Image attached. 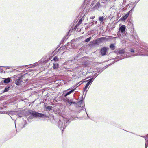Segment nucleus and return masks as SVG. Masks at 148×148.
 Masks as SVG:
<instances>
[{
    "label": "nucleus",
    "instance_id": "obj_1",
    "mask_svg": "<svg viewBox=\"0 0 148 148\" xmlns=\"http://www.w3.org/2000/svg\"><path fill=\"white\" fill-rule=\"evenodd\" d=\"M68 120L66 119L63 118L62 120H60L58 123V127L61 129H64L66 127V126L69 124Z\"/></svg>",
    "mask_w": 148,
    "mask_h": 148
},
{
    "label": "nucleus",
    "instance_id": "obj_2",
    "mask_svg": "<svg viewBox=\"0 0 148 148\" xmlns=\"http://www.w3.org/2000/svg\"><path fill=\"white\" fill-rule=\"evenodd\" d=\"M28 112L30 114L32 115L34 117L42 118L48 117L47 116H46L43 114L39 113L32 110H29Z\"/></svg>",
    "mask_w": 148,
    "mask_h": 148
},
{
    "label": "nucleus",
    "instance_id": "obj_3",
    "mask_svg": "<svg viewBox=\"0 0 148 148\" xmlns=\"http://www.w3.org/2000/svg\"><path fill=\"white\" fill-rule=\"evenodd\" d=\"M107 40V38L105 37H101L97 39L94 40L93 41L90 42L91 44L92 45H95L96 44H98L103 42L104 41Z\"/></svg>",
    "mask_w": 148,
    "mask_h": 148
},
{
    "label": "nucleus",
    "instance_id": "obj_4",
    "mask_svg": "<svg viewBox=\"0 0 148 148\" xmlns=\"http://www.w3.org/2000/svg\"><path fill=\"white\" fill-rule=\"evenodd\" d=\"M108 49L106 47H104L101 49L100 52L101 54L102 55H105L106 54V52L108 51Z\"/></svg>",
    "mask_w": 148,
    "mask_h": 148
},
{
    "label": "nucleus",
    "instance_id": "obj_5",
    "mask_svg": "<svg viewBox=\"0 0 148 148\" xmlns=\"http://www.w3.org/2000/svg\"><path fill=\"white\" fill-rule=\"evenodd\" d=\"M16 84L18 85L22 84L23 83V82L22 80L21 77H18V79L16 81Z\"/></svg>",
    "mask_w": 148,
    "mask_h": 148
},
{
    "label": "nucleus",
    "instance_id": "obj_6",
    "mask_svg": "<svg viewBox=\"0 0 148 148\" xmlns=\"http://www.w3.org/2000/svg\"><path fill=\"white\" fill-rule=\"evenodd\" d=\"M125 26L124 25H122L119 28V30L121 33H123L125 30Z\"/></svg>",
    "mask_w": 148,
    "mask_h": 148
},
{
    "label": "nucleus",
    "instance_id": "obj_7",
    "mask_svg": "<svg viewBox=\"0 0 148 148\" xmlns=\"http://www.w3.org/2000/svg\"><path fill=\"white\" fill-rule=\"evenodd\" d=\"M118 53L119 54H121L125 53V49H119L118 51Z\"/></svg>",
    "mask_w": 148,
    "mask_h": 148
},
{
    "label": "nucleus",
    "instance_id": "obj_8",
    "mask_svg": "<svg viewBox=\"0 0 148 148\" xmlns=\"http://www.w3.org/2000/svg\"><path fill=\"white\" fill-rule=\"evenodd\" d=\"M59 64L56 62L54 63L53 64V69L54 70L57 69L59 67Z\"/></svg>",
    "mask_w": 148,
    "mask_h": 148
},
{
    "label": "nucleus",
    "instance_id": "obj_9",
    "mask_svg": "<svg viewBox=\"0 0 148 148\" xmlns=\"http://www.w3.org/2000/svg\"><path fill=\"white\" fill-rule=\"evenodd\" d=\"M130 14V12L127 13L122 18V19L123 20H126Z\"/></svg>",
    "mask_w": 148,
    "mask_h": 148
},
{
    "label": "nucleus",
    "instance_id": "obj_10",
    "mask_svg": "<svg viewBox=\"0 0 148 148\" xmlns=\"http://www.w3.org/2000/svg\"><path fill=\"white\" fill-rule=\"evenodd\" d=\"M130 56H129V55H127L125 57H124L123 56H120V57L118 56L116 58V59H118V58H120V59H119V60H120L122 59H123L124 58L129 57Z\"/></svg>",
    "mask_w": 148,
    "mask_h": 148
},
{
    "label": "nucleus",
    "instance_id": "obj_11",
    "mask_svg": "<svg viewBox=\"0 0 148 148\" xmlns=\"http://www.w3.org/2000/svg\"><path fill=\"white\" fill-rule=\"evenodd\" d=\"M75 90V89H73L71 90V91H70L69 92H68L67 93H66V94H65V95L64 96V97H66L68 95H69L71 93H72Z\"/></svg>",
    "mask_w": 148,
    "mask_h": 148
},
{
    "label": "nucleus",
    "instance_id": "obj_12",
    "mask_svg": "<svg viewBox=\"0 0 148 148\" xmlns=\"http://www.w3.org/2000/svg\"><path fill=\"white\" fill-rule=\"evenodd\" d=\"M100 5V3L99 2H97L95 5L94 6L93 8H94L95 9H98V8H99Z\"/></svg>",
    "mask_w": 148,
    "mask_h": 148
},
{
    "label": "nucleus",
    "instance_id": "obj_13",
    "mask_svg": "<svg viewBox=\"0 0 148 148\" xmlns=\"http://www.w3.org/2000/svg\"><path fill=\"white\" fill-rule=\"evenodd\" d=\"M10 79L9 78L5 79L4 82L5 83H8L10 81Z\"/></svg>",
    "mask_w": 148,
    "mask_h": 148
},
{
    "label": "nucleus",
    "instance_id": "obj_14",
    "mask_svg": "<svg viewBox=\"0 0 148 148\" xmlns=\"http://www.w3.org/2000/svg\"><path fill=\"white\" fill-rule=\"evenodd\" d=\"M17 114L18 115V116L20 117H22L23 115L22 112L21 111L18 112H17Z\"/></svg>",
    "mask_w": 148,
    "mask_h": 148
},
{
    "label": "nucleus",
    "instance_id": "obj_15",
    "mask_svg": "<svg viewBox=\"0 0 148 148\" xmlns=\"http://www.w3.org/2000/svg\"><path fill=\"white\" fill-rule=\"evenodd\" d=\"M93 80L94 79L93 78H92L89 80H87L86 81H88V82L87 83H88L89 84H90L92 82Z\"/></svg>",
    "mask_w": 148,
    "mask_h": 148
},
{
    "label": "nucleus",
    "instance_id": "obj_16",
    "mask_svg": "<svg viewBox=\"0 0 148 148\" xmlns=\"http://www.w3.org/2000/svg\"><path fill=\"white\" fill-rule=\"evenodd\" d=\"M89 84L88 83H87L86 84L85 86L83 89V90L84 91H84H85L87 89V87H88V86H89Z\"/></svg>",
    "mask_w": 148,
    "mask_h": 148
},
{
    "label": "nucleus",
    "instance_id": "obj_17",
    "mask_svg": "<svg viewBox=\"0 0 148 148\" xmlns=\"http://www.w3.org/2000/svg\"><path fill=\"white\" fill-rule=\"evenodd\" d=\"M110 47L112 50H113L114 49L115 46L114 44H112L110 45Z\"/></svg>",
    "mask_w": 148,
    "mask_h": 148
},
{
    "label": "nucleus",
    "instance_id": "obj_18",
    "mask_svg": "<svg viewBox=\"0 0 148 148\" xmlns=\"http://www.w3.org/2000/svg\"><path fill=\"white\" fill-rule=\"evenodd\" d=\"M68 104L71 105L72 104H74L75 103V102H72V101H71V100H70L68 101Z\"/></svg>",
    "mask_w": 148,
    "mask_h": 148
},
{
    "label": "nucleus",
    "instance_id": "obj_19",
    "mask_svg": "<svg viewBox=\"0 0 148 148\" xmlns=\"http://www.w3.org/2000/svg\"><path fill=\"white\" fill-rule=\"evenodd\" d=\"M82 18H81V19H80L79 20V22L78 23V24H77L76 26H75V27H77V26L78 25H79L80 24V23L82 22Z\"/></svg>",
    "mask_w": 148,
    "mask_h": 148
},
{
    "label": "nucleus",
    "instance_id": "obj_20",
    "mask_svg": "<svg viewBox=\"0 0 148 148\" xmlns=\"http://www.w3.org/2000/svg\"><path fill=\"white\" fill-rule=\"evenodd\" d=\"M94 24V23H93V21H92L90 23H89L88 25V27H91Z\"/></svg>",
    "mask_w": 148,
    "mask_h": 148
},
{
    "label": "nucleus",
    "instance_id": "obj_21",
    "mask_svg": "<svg viewBox=\"0 0 148 148\" xmlns=\"http://www.w3.org/2000/svg\"><path fill=\"white\" fill-rule=\"evenodd\" d=\"M10 88L9 87H6L4 90L3 92H5L8 91L9 90Z\"/></svg>",
    "mask_w": 148,
    "mask_h": 148
},
{
    "label": "nucleus",
    "instance_id": "obj_22",
    "mask_svg": "<svg viewBox=\"0 0 148 148\" xmlns=\"http://www.w3.org/2000/svg\"><path fill=\"white\" fill-rule=\"evenodd\" d=\"M91 39V37H89L85 40V42H88Z\"/></svg>",
    "mask_w": 148,
    "mask_h": 148
},
{
    "label": "nucleus",
    "instance_id": "obj_23",
    "mask_svg": "<svg viewBox=\"0 0 148 148\" xmlns=\"http://www.w3.org/2000/svg\"><path fill=\"white\" fill-rule=\"evenodd\" d=\"M103 19L104 17L103 16H102L100 17L99 18V21H100L101 22H102L103 21Z\"/></svg>",
    "mask_w": 148,
    "mask_h": 148
},
{
    "label": "nucleus",
    "instance_id": "obj_24",
    "mask_svg": "<svg viewBox=\"0 0 148 148\" xmlns=\"http://www.w3.org/2000/svg\"><path fill=\"white\" fill-rule=\"evenodd\" d=\"M53 60L55 61H57L59 60V58L57 56H56L54 58Z\"/></svg>",
    "mask_w": 148,
    "mask_h": 148
},
{
    "label": "nucleus",
    "instance_id": "obj_25",
    "mask_svg": "<svg viewBox=\"0 0 148 148\" xmlns=\"http://www.w3.org/2000/svg\"><path fill=\"white\" fill-rule=\"evenodd\" d=\"M40 62H38V63H36L32 65V67H34L36 66L38 64H40Z\"/></svg>",
    "mask_w": 148,
    "mask_h": 148
},
{
    "label": "nucleus",
    "instance_id": "obj_26",
    "mask_svg": "<svg viewBox=\"0 0 148 148\" xmlns=\"http://www.w3.org/2000/svg\"><path fill=\"white\" fill-rule=\"evenodd\" d=\"M52 108H53L52 106H47L46 108L47 109L49 110H52Z\"/></svg>",
    "mask_w": 148,
    "mask_h": 148
},
{
    "label": "nucleus",
    "instance_id": "obj_27",
    "mask_svg": "<svg viewBox=\"0 0 148 148\" xmlns=\"http://www.w3.org/2000/svg\"><path fill=\"white\" fill-rule=\"evenodd\" d=\"M83 102V100L82 99L80 100L78 102V104L79 105H81V104Z\"/></svg>",
    "mask_w": 148,
    "mask_h": 148
},
{
    "label": "nucleus",
    "instance_id": "obj_28",
    "mask_svg": "<svg viewBox=\"0 0 148 148\" xmlns=\"http://www.w3.org/2000/svg\"><path fill=\"white\" fill-rule=\"evenodd\" d=\"M140 136L143 137L144 138H145V139L146 140V141H147L146 139H147V136Z\"/></svg>",
    "mask_w": 148,
    "mask_h": 148
},
{
    "label": "nucleus",
    "instance_id": "obj_29",
    "mask_svg": "<svg viewBox=\"0 0 148 148\" xmlns=\"http://www.w3.org/2000/svg\"><path fill=\"white\" fill-rule=\"evenodd\" d=\"M130 51L132 53H134V50L133 49H131Z\"/></svg>",
    "mask_w": 148,
    "mask_h": 148
},
{
    "label": "nucleus",
    "instance_id": "obj_30",
    "mask_svg": "<svg viewBox=\"0 0 148 148\" xmlns=\"http://www.w3.org/2000/svg\"><path fill=\"white\" fill-rule=\"evenodd\" d=\"M99 74H97V73L94 74V76H95V77H96L98 75H99Z\"/></svg>",
    "mask_w": 148,
    "mask_h": 148
},
{
    "label": "nucleus",
    "instance_id": "obj_31",
    "mask_svg": "<svg viewBox=\"0 0 148 148\" xmlns=\"http://www.w3.org/2000/svg\"><path fill=\"white\" fill-rule=\"evenodd\" d=\"M95 16H92L90 17V18L91 19H93L94 18Z\"/></svg>",
    "mask_w": 148,
    "mask_h": 148
},
{
    "label": "nucleus",
    "instance_id": "obj_32",
    "mask_svg": "<svg viewBox=\"0 0 148 148\" xmlns=\"http://www.w3.org/2000/svg\"><path fill=\"white\" fill-rule=\"evenodd\" d=\"M88 64L87 63V62H85L84 64V66H86Z\"/></svg>",
    "mask_w": 148,
    "mask_h": 148
},
{
    "label": "nucleus",
    "instance_id": "obj_33",
    "mask_svg": "<svg viewBox=\"0 0 148 148\" xmlns=\"http://www.w3.org/2000/svg\"><path fill=\"white\" fill-rule=\"evenodd\" d=\"M93 21V23L94 22H95V24H96L97 23V21Z\"/></svg>",
    "mask_w": 148,
    "mask_h": 148
},
{
    "label": "nucleus",
    "instance_id": "obj_34",
    "mask_svg": "<svg viewBox=\"0 0 148 148\" xmlns=\"http://www.w3.org/2000/svg\"><path fill=\"white\" fill-rule=\"evenodd\" d=\"M93 4H94V3H92L91 4L90 6H91V7H92V6H93Z\"/></svg>",
    "mask_w": 148,
    "mask_h": 148
},
{
    "label": "nucleus",
    "instance_id": "obj_35",
    "mask_svg": "<svg viewBox=\"0 0 148 148\" xmlns=\"http://www.w3.org/2000/svg\"><path fill=\"white\" fill-rule=\"evenodd\" d=\"M25 125L27 123L26 122V121H25Z\"/></svg>",
    "mask_w": 148,
    "mask_h": 148
},
{
    "label": "nucleus",
    "instance_id": "obj_36",
    "mask_svg": "<svg viewBox=\"0 0 148 148\" xmlns=\"http://www.w3.org/2000/svg\"><path fill=\"white\" fill-rule=\"evenodd\" d=\"M24 127H25L24 126L23 127H22L21 128H23Z\"/></svg>",
    "mask_w": 148,
    "mask_h": 148
},
{
    "label": "nucleus",
    "instance_id": "obj_37",
    "mask_svg": "<svg viewBox=\"0 0 148 148\" xmlns=\"http://www.w3.org/2000/svg\"><path fill=\"white\" fill-rule=\"evenodd\" d=\"M89 78V77H88V78H86V79H87L88 78Z\"/></svg>",
    "mask_w": 148,
    "mask_h": 148
},
{
    "label": "nucleus",
    "instance_id": "obj_38",
    "mask_svg": "<svg viewBox=\"0 0 148 148\" xmlns=\"http://www.w3.org/2000/svg\"><path fill=\"white\" fill-rule=\"evenodd\" d=\"M84 15H85V14H84L83 15V16H84Z\"/></svg>",
    "mask_w": 148,
    "mask_h": 148
}]
</instances>
